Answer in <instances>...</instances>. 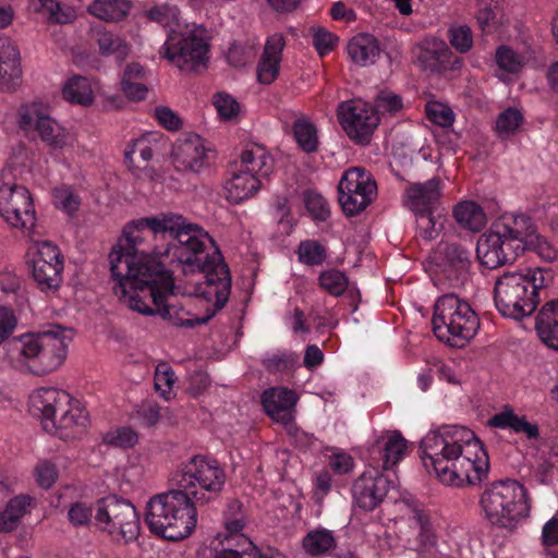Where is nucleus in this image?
<instances>
[{
    "instance_id": "nucleus-26",
    "label": "nucleus",
    "mask_w": 558,
    "mask_h": 558,
    "mask_svg": "<svg viewBox=\"0 0 558 558\" xmlns=\"http://www.w3.org/2000/svg\"><path fill=\"white\" fill-rule=\"evenodd\" d=\"M442 194V184L438 178L424 183H411L404 191V204L414 214L437 211V205Z\"/></svg>"
},
{
    "instance_id": "nucleus-40",
    "label": "nucleus",
    "mask_w": 558,
    "mask_h": 558,
    "mask_svg": "<svg viewBox=\"0 0 558 558\" xmlns=\"http://www.w3.org/2000/svg\"><path fill=\"white\" fill-rule=\"evenodd\" d=\"M62 93L72 104L89 106L94 101V83L86 76L74 75L65 82Z\"/></svg>"
},
{
    "instance_id": "nucleus-57",
    "label": "nucleus",
    "mask_w": 558,
    "mask_h": 558,
    "mask_svg": "<svg viewBox=\"0 0 558 558\" xmlns=\"http://www.w3.org/2000/svg\"><path fill=\"white\" fill-rule=\"evenodd\" d=\"M448 39L450 45L460 53H466L473 47V34L468 25L450 26Z\"/></svg>"
},
{
    "instance_id": "nucleus-22",
    "label": "nucleus",
    "mask_w": 558,
    "mask_h": 558,
    "mask_svg": "<svg viewBox=\"0 0 558 558\" xmlns=\"http://www.w3.org/2000/svg\"><path fill=\"white\" fill-rule=\"evenodd\" d=\"M70 395L64 390L53 387H40L35 389L28 398L29 412L38 416L45 430L56 427L53 421L57 412L70 402Z\"/></svg>"
},
{
    "instance_id": "nucleus-45",
    "label": "nucleus",
    "mask_w": 558,
    "mask_h": 558,
    "mask_svg": "<svg viewBox=\"0 0 558 558\" xmlns=\"http://www.w3.org/2000/svg\"><path fill=\"white\" fill-rule=\"evenodd\" d=\"M415 219L417 235L426 241L436 239L444 227V217L437 211L416 213Z\"/></svg>"
},
{
    "instance_id": "nucleus-39",
    "label": "nucleus",
    "mask_w": 558,
    "mask_h": 558,
    "mask_svg": "<svg viewBox=\"0 0 558 558\" xmlns=\"http://www.w3.org/2000/svg\"><path fill=\"white\" fill-rule=\"evenodd\" d=\"M145 74V70L140 63L133 62L126 65L121 78V89L125 97L135 101L146 98L148 88L143 83Z\"/></svg>"
},
{
    "instance_id": "nucleus-51",
    "label": "nucleus",
    "mask_w": 558,
    "mask_h": 558,
    "mask_svg": "<svg viewBox=\"0 0 558 558\" xmlns=\"http://www.w3.org/2000/svg\"><path fill=\"white\" fill-rule=\"evenodd\" d=\"M146 14L150 21L157 22L163 27L169 28V33L172 32V29H182L184 26L180 21L179 10L175 7L167 4L157 5L148 10Z\"/></svg>"
},
{
    "instance_id": "nucleus-17",
    "label": "nucleus",
    "mask_w": 558,
    "mask_h": 558,
    "mask_svg": "<svg viewBox=\"0 0 558 558\" xmlns=\"http://www.w3.org/2000/svg\"><path fill=\"white\" fill-rule=\"evenodd\" d=\"M32 276L41 291H57L62 283L63 256L50 241H34L28 248Z\"/></svg>"
},
{
    "instance_id": "nucleus-62",
    "label": "nucleus",
    "mask_w": 558,
    "mask_h": 558,
    "mask_svg": "<svg viewBox=\"0 0 558 558\" xmlns=\"http://www.w3.org/2000/svg\"><path fill=\"white\" fill-rule=\"evenodd\" d=\"M53 203L56 207L72 214L77 210L81 201L71 187L61 186L53 190Z\"/></svg>"
},
{
    "instance_id": "nucleus-58",
    "label": "nucleus",
    "mask_w": 558,
    "mask_h": 558,
    "mask_svg": "<svg viewBox=\"0 0 558 558\" xmlns=\"http://www.w3.org/2000/svg\"><path fill=\"white\" fill-rule=\"evenodd\" d=\"M213 104L220 119L225 121H232L236 119L240 113V104L230 94L217 93L214 95Z\"/></svg>"
},
{
    "instance_id": "nucleus-36",
    "label": "nucleus",
    "mask_w": 558,
    "mask_h": 558,
    "mask_svg": "<svg viewBox=\"0 0 558 558\" xmlns=\"http://www.w3.org/2000/svg\"><path fill=\"white\" fill-rule=\"evenodd\" d=\"M456 222L464 230L480 232L487 222L483 208L472 201L460 202L453 208Z\"/></svg>"
},
{
    "instance_id": "nucleus-60",
    "label": "nucleus",
    "mask_w": 558,
    "mask_h": 558,
    "mask_svg": "<svg viewBox=\"0 0 558 558\" xmlns=\"http://www.w3.org/2000/svg\"><path fill=\"white\" fill-rule=\"evenodd\" d=\"M409 521L420 530L423 541H429L433 535V527L428 513L420 506H409Z\"/></svg>"
},
{
    "instance_id": "nucleus-31",
    "label": "nucleus",
    "mask_w": 558,
    "mask_h": 558,
    "mask_svg": "<svg viewBox=\"0 0 558 558\" xmlns=\"http://www.w3.org/2000/svg\"><path fill=\"white\" fill-rule=\"evenodd\" d=\"M539 339L558 351V299L546 302L535 317Z\"/></svg>"
},
{
    "instance_id": "nucleus-56",
    "label": "nucleus",
    "mask_w": 558,
    "mask_h": 558,
    "mask_svg": "<svg viewBox=\"0 0 558 558\" xmlns=\"http://www.w3.org/2000/svg\"><path fill=\"white\" fill-rule=\"evenodd\" d=\"M138 441V436L135 430L130 427H119L109 430L104 436V442L108 446L129 449L134 447Z\"/></svg>"
},
{
    "instance_id": "nucleus-55",
    "label": "nucleus",
    "mask_w": 558,
    "mask_h": 558,
    "mask_svg": "<svg viewBox=\"0 0 558 558\" xmlns=\"http://www.w3.org/2000/svg\"><path fill=\"white\" fill-rule=\"evenodd\" d=\"M94 517V509L90 502L77 500L68 508V520L74 527L88 526Z\"/></svg>"
},
{
    "instance_id": "nucleus-16",
    "label": "nucleus",
    "mask_w": 558,
    "mask_h": 558,
    "mask_svg": "<svg viewBox=\"0 0 558 558\" xmlns=\"http://www.w3.org/2000/svg\"><path fill=\"white\" fill-rule=\"evenodd\" d=\"M245 525L242 505L239 501H231L225 513L226 534L217 541L221 548L216 545L213 548V558H263L254 548L253 543L241 533Z\"/></svg>"
},
{
    "instance_id": "nucleus-1",
    "label": "nucleus",
    "mask_w": 558,
    "mask_h": 558,
    "mask_svg": "<svg viewBox=\"0 0 558 558\" xmlns=\"http://www.w3.org/2000/svg\"><path fill=\"white\" fill-rule=\"evenodd\" d=\"M420 451L424 466L446 485H475L487 477L488 454L465 426L442 425L429 430L421 439Z\"/></svg>"
},
{
    "instance_id": "nucleus-38",
    "label": "nucleus",
    "mask_w": 558,
    "mask_h": 558,
    "mask_svg": "<svg viewBox=\"0 0 558 558\" xmlns=\"http://www.w3.org/2000/svg\"><path fill=\"white\" fill-rule=\"evenodd\" d=\"M302 549L313 557L325 556L337 546L333 532L327 529H313L302 538Z\"/></svg>"
},
{
    "instance_id": "nucleus-21",
    "label": "nucleus",
    "mask_w": 558,
    "mask_h": 558,
    "mask_svg": "<svg viewBox=\"0 0 558 558\" xmlns=\"http://www.w3.org/2000/svg\"><path fill=\"white\" fill-rule=\"evenodd\" d=\"M389 486V480L377 469L364 471L352 487L355 505L366 511L374 510L385 499Z\"/></svg>"
},
{
    "instance_id": "nucleus-13",
    "label": "nucleus",
    "mask_w": 558,
    "mask_h": 558,
    "mask_svg": "<svg viewBox=\"0 0 558 558\" xmlns=\"http://www.w3.org/2000/svg\"><path fill=\"white\" fill-rule=\"evenodd\" d=\"M94 521L97 529L116 542L129 544L140 535V517L135 507L131 501L114 495L97 504Z\"/></svg>"
},
{
    "instance_id": "nucleus-34",
    "label": "nucleus",
    "mask_w": 558,
    "mask_h": 558,
    "mask_svg": "<svg viewBox=\"0 0 558 558\" xmlns=\"http://www.w3.org/2000/svg\"><path fill=\"white\" fill-rule=\"evenodd\" d=\"M488 425L501 429H510L517 434H524L529 439H536L539 436L538 426L527 422L525 416L517 415L511 409L495 414L488 421Z\"/></svg>"
},
{
    "instance_id": "nucleus-54",
    "label": "nucleus",
    "mask_w": 558,
    "mask_h": 558,
    "mask_svg": "<svg viewBox=\"0 0 558 558\" xmlns=\"http://www.w3.org/2000/svg\"><path fill=\"white\" fill-rule=\"evenodd\" d=\"M304 205L311 217L318 221H325L330 214L329 206L325 197L314 190H307L304 193Z\"/></svg>"
},
{
    "instance_id": "nucleus-14",
    "label": "nucleus",
    "mask_w": 558,
    "mask_h": 558,
    "mask_svg": "<svg viewBox=\"0 0 558 558\" xmlns=\"http://www.w3.org/2000/svg\"><path fill=\"white\" fill-rule=\"evenodd\" d=\"M0 215L12 227L31 234L36 223V213L29 191L12 182L13 169L3 168L0 174Z\"/></svg>"
},
{
    "instance_id": "nucleus-37",
    "label": "nucleus",
    "mask_w": 558,
    "mask_h": 558,
    "mask_svg": "<svg viewBox=\"0 0 558 558\" xmlns=\"http://www.w3.org/2000/svg\"><path fill=\"white\" fill-rule=\"evenodd\" d=\"M130 10L129 0H94L87 7V12L90 15L108 23L122 21Z\"/></svg>"
},
{
    "instance_id": "nucleus-41",
    "label": "nucleus",
    "mask_w": 558,
    "mask_h": 558,
    "mask_svg": "<svg viewBox=\"0 0 558 558\" xmlns=\"http://www.w3.org/2000/svg\"><path fill=\"white\" fill-rule=\"evenodd\" d=\"M142 223L146 225L154 234L169 233L174 240L189 222L181 215L161 213L153 217L143 218Z\"/></svg>"
},
{
    "instance_id": "nucleus-18",
    "label": "nucleus",
    "mask_w": 558,
    "mask_h": 558,
    "mask_svg": "<svg viewBox=\"0 0 558 558\" xmlns=\"http://www.w3.org/2000/svg\"><path fill=\"white\" fill-rule=\"evenodd\" d=\"M338 120L350 140L367 144L380 122L374 106L362 100H349L338 107Z\"/></svg>"
},
{
    "instance_id": "nucleus-12",
    "label": "nucleus",
    "mask_w": 558,
    "mask_h": 558,
    "mask_svg": "<svg viewBox=\"0 0 558 558\" xmlns=\"http://www.w3.org/2000/svg\"><path fill=\"white\" fill-rule=\"evenodd\" d=\"M178 484L196 504L216 500L226 484V472L215 459L195 456L184 463Z\"/></svg>"
},
{
    "instance_id": "nucleus-29",
    "label": "nucleus",
    "mask_w": 558,
    "mask_h": 558,
    "mask_svg": "<svg viewBox=\"0 0 558 558\" xmlns=\"http://www.w3.org/2000/svg\"><path fill=\"white\" fill-rule=\"evenodd\" d=\"M20 53L10 38L0 36V90L14 89L21 78Z\"/></svg>"
},
{
    "instance_id": "nucleus-23",
    "label": "nucleus",
    "mask_w": 558,
    "mask_h": 558,
    "mask_svg": "<svg viewBox=\"0 0 558 558\" xmlns=\"http://www.w3.org/2000/svg\"><path fill=\"white\" fill-rule=\"evenodd\" d=\"M172 155L178 170L198 172L206 163L208 150L201 136L190 134L175 142Z\"/></svg>"
},
{
    "instance_id": "nucleus-8",
    "label": "nucleus",
    "mask_w": 558,
    "mask_h": 558,
    "mask_svg": "<svg viewBox=\"0 0 558 558\" xmlns=\"http://www.w3.org/2000/svg\"><path fill=\"white\" fill-rule=\"evenodd\" d=\"M545 284V270L542 268L505 272L495 283L496 307L505 317H526L536 310L538 290Z\"/></svg>"
},
{
    "instance_id": "nucleus-48",
    "label": "nucleus",
    "mask_w": 558,
    "mask_h": 558,
    "mask_svg": "<svg viewBox=\"0 0 558 558\" xmlns=\"http://www.w3.org/2000/svg\"><path fill=\"white\" fill-rule=\"evenodd\" d=\"M262 363L269 372L282 373L293 369L299 363V356L294 352L277 350L267 352Z\"/></svg>"
},
{
    "instance_id": "nucleus-64",
    "label": "nucleus",
    "mask_w": 558,
    "mask_h": 558,
    "mask_svg": "<svg viewBox=\"0 0 558 558\" xmlns=\"http://www.w3.org/2000/svg\"><path fill=\"white\" fill-rule=\"evenodd\" d=\"M337 40V36L325 28L318 27L314 29L313 45L319 56L329 53L333 49Z\"/></svg>"
},
{
    "instance_id": "nucleus-15",
    "label": "nucleus",
    "mask_w": 558,
    "mask_h": 558,
    "mask_svg": "<svg viewBox=\"0 0 558 558\" xmlns=\"http://www.w3.org/2000/svg\"><path fill=\"white\" fill-rule=\"evenodd\" d=\"M338 193L343 213L347 216H356L375 199L377 184L364 168L352 167L342 174Z\"/></svg>"
},
{
    "instance_id": "nucleus-6",
    "label": "nucleus",
    "mask_w": 558,
    "mask_h": 558,
    "mask_svg": "<svg viewBox=\"0 0 558 558\" xmlns=\"http://www.w3.org/2000/svg\"><path fill=\"white\" fill-rule=\"evenodd\" d=\"M145 522L155 535L169 541H180L195 529L197 513L186 492L172 489L148 500Z\"/></svg>"
},
{
    "instance_id": "nucleus-7",
    "label": "nucleus",
    "mask_w": 558,
    "mask_h": 558,
    "mask_svg": "<svg viewBox=\"0 0 558 558\" xmlns=\"http://www.w3.org/2000/svg\"><path fill=\"white\" fill-rule=\"evenodd\" d=\"M167 277L170 281V287L167 289H165L159 282H151L130 293V295H136V299L140 300L138 305L141 307H147L148 312L140 311L137 308L131 310L143 315L158 314L174 326L191 328L195 325L206 324L225 306L218 305L216 295L208 298L203 293L205 290V283H198L195 288L196 298H202L210 304L206 310L205 315L198 316L197 314L186 310L185 305L170 302L169 298L173 295L174 283L169 271L167 272Z\"/></svg>"
},
{
    "instance_id": "nucleus-11",
    "label": "nucleus",
    "mask_w": 558,
    "mask_h": 558,
    "mask_svg": "<svg viewBox=\"0 0 558 558\" xmlns=\"http://www.w3.org/2000/svg\"><path fill=\"white\" fill-rule=\"evenodd\" d=\"M160 53L181 71L198 72L206 69L209 44L205 29L196 24L184 23L182 29H172Z\"/></svg>"
},
{
    "instance_id": "nucleus-2",
    "label": "nucleus",
    "mask_w": 558,
    "mask_h": 558,
    "mask_svg": "<svg viewBox=\"0 0 558 558\" xmlns=\"http://www.w3.org/2000/svg\"><path fill=\"white\" fill-rule=\"evenodd\" d=\"M142 222L143 218L125 225L122 236L109 254V262L116 281L112 288L114 294L129 308L148 312L147 307L138 305L140 300L136 295L130 293L151 282H159L167 289L170 281L160 256L150 255L145 251V231L148 228Z\"/></svg>"
},
{
    "instance_id": "nucleus-42",
    "label": "nucleus",
    "mask_w": 558,
    "mask_h": 558,
    "mask_svg": "<svg viewBox=\"0 0 558 558\" xmlns=\"http://www.w3.org/2000/svg\"><path fill=\"white\" fill-rule=\"evenodd\" d=\"M32 500L28 495H19L10 499L4 510L0 512V531L11 532L15 530L20 520L31 507Z\"/></svg>"
},
{
    "instance_id": "nucleus-50",
    "label": "nucleus",
    "mask_w": 558,
    "mask_h": 558,
    "mask_svg": "<svg viewBox=\"0 0 558 558\" xmlns=\"http://www.w3.org/2000/svg\"><path fill=\"white\" fill-rule=\"evenodd\" d=\"M298 257L300 263L307 266H319L327 257V251L324 245L315 240H305L299 244Z\"/></svg>"
},
{
    "instance_id": "nucleus-43",
    "label": "nucleus",
    "mask_w": 558,
    "mask_h": 558,
    "mask_svg": "<svg viewBox=\"0 0 558 558\" xmlns=\"http://www.w3.org/2000/svg\"><path fill=\"white\" fill-rule=\"evenodd\" d=\"M32 5L37 12L48 14L51 23L66 24L76 19V11L70 5L61 4L56 0H32Z\"/></svg>"
},
{
    "instance_id": "nucleus-30",
    "label": "nucleus",
    "mask_w": 558,
    "mask_h": 558,
    "mask_svg": "<svg viewBox=\"0 0 558 558\" xmlns=\"http://www.w3.org/2000/svg\"><path fill=\"white\" fill-rule=\"evenodd\" d=\"M88 35L97 46L99 54L105 58L113 57L123 61L130 53L131 48L126 39L101 25H92Z\"/></svg>"
},
{
    "instance_id": "nucleus-27",
    "label": "nucleus",
    "mask_w": 558,
    "mask_h": 558,
    "mask_svg": "<svg viewBox=\"0 0 558 558\" xmlns=\"http://www.w3.org/2000/svg\"><path fill=\"white\" fill-rule=\"evenodd\" d=\"M284 46L286 39L282 34L275 33L268 36L257 65V78L259 83L268 85L277 78Z\"/></svg>"
},
{
    "instance_id": "nucleus-20",
    "label": "nucleus",
    "mask_w": 558,
    "mask_h": 558,
    "mask_svg": "<svg viewBox=\"0 0 558 558\" xmlns=\"http://www.w3.org/2000/svg\"><path fill=\"white\" fill-rule=\"evenodd\" d=\"M17 116L21 129L36 130L40 140L51 148L61 149L69 144L70 135L57 121L45 114L38 105L22 106Z\"/></svg>"
},
{
    "instance_id": "nucleus-9",
    "label": "nucleus",
    "mask_w": 558,
    "mask_h": 558,
    "mask_svg": "<svg viewBox=\"0 0 558 558\" xmlns=\"http://www.w3.org/2000/svg\"><path fill=\"white\" fill-rule=\"evenodd\" d=\"M432 324L435 336L456 348L464 347L480 327L471 305L456 294H445L437 300Z\"/></svg>"
},
{
    "instance_id": "nucleus-47",
    "label": "nucleus",
    "mask_w": 558,
    "mask_h": 558,
    "mask_svg": "<svg viewBox=\"0 0 558 558\" xmlns=\"http://www.w3.org/2000/svg\"><path fill=\"white\" fill-rule=\"evenodd\" d=\"M426 52L433 53L435 56L437 61L435 69L438 71H457L460 70L463 65V61L454 56L450 48L442 40L433 39L430 43V48H428Z\"/></svg>"
},
{
    "instance_id": "nucleus-53",
    "label": "nucleus",
    "mask_w": 558,
    "mask_h": 558,
    "mask_svg": "<svg viewBox=\"0 0 558 558\" xmlns=\"http://www.w3.org/2000/svg\"><path fill=\"white\" fill-rule=\"evenodd\" d=\"M374 109L379 116H396L403 109L402 98L391 90H381L375 98Z\"/></svg>"
},
{
    "instance_id": "nucleus-59",
    "label": "nucleus",
    "mask_w": 558,
    "mask_h": 558,
    "mask_svg": "<svg viewBox=\"0 0 558 558\" xmlns=\"http://www.w3.org/2000/svg\"><path fill=\"white\" fill-rule=\"evenodd\" d=\"M34 477L40 488L49 489L57 482L59 470L51 461L40 460L34 468Z\"/></svg>"
},
{
    "instance_id": "nucleus-25",
    "label": "nucleus",
    "mask_w": 558,
    "mask_h": 558,
    "mask_svg": "<svg viewBox=\"0 0 558 558\" xmlns=\"http://www.w3.org/2000/svg\"><path fill=\"white\" fill-rule=\"evenodd\" d=\"M59 412H61V416L53 421L56 427L48 428L46 432L64 440L77 438L85 432L88 414L80 401L70 397L69 404L62 407Z\"/></svg>"
},
{
    "instance_id": "nucleus-61",
    "label": "nucleus",
    "mask_w": 558,
    "mask_h": 558,
    "mask_svg": "<svg viewBox=\"0 0 558 558\" xmlns=\"http://www.w3.org/2000/svg\"><path fill=\"white\" fill-rule=\"evenodd\" d=\"M496 62L498 66L509 73L519 72L523 64V58L509 47L502 46L496 51Z\"/></svg>"
},
{
    "instance_id": "nucleus-5",
    "label": "nucleus",
    "mask_w": 558,
    "mask_h": 558,
    "mask_svg": "<svg viewBox=\"0 0 558 558\" xmlns=\"http://www.w3.org/2000/svg\"><path fill=\"white\" fill-rule=\"evenodd\" d=\"M70 332L53 325L38 332L20 335L5 344V356L15 367H28L38 375L51 373L65 359Z\"/></svg>"
},
{
    "instance_id": "nucleus-52",
    "label": "nucleus",
    "mask_w": 558,
    "mask_h": 558,
    "mask_svg": "<svg viewBox=\"0 0 558 558\" xmlns=\"http://www.w3.org/2000/svg\"><path fill=\"white\" fill-rule=\"evenodd\" d=\"M175 379L174 372L168 363L161 362L156 366L154 376L155 389L165 400L171 399Z\"/></svg>"
},
{
    "instance_id": "nucleus-46",
    "label": "nucleus",
    "mask_w": 558,
    "mask_h": 558,
    "mask_svg": "<svg viewBox=\"0 0 558 558\" xmlns=\"http://www.w3.org/2000/svg\"><path fill=\"white\" fill-rule=\"evenodd\" d=\"M524 117L519 109L507 108L496 120V133L501 140H508L521 129Z\"/></svg>"
},
{
    "instance_id": "nucleus-32",
    "label": "nucleus",
    "mask_w": 558,
    "mask_h": 558,
    "mask_svg": "<svg viewBox=\"0 0 558 558\" xmlns=\"http://www.w3.org/2000/svg\"><path fill=\"white\" fill-rule=\"evenodd\" d=\"M235 167L262 179L269 175L274 167V161L264 146L252 144L242 151L240 162Z\"/></svg>"
},
{
    "instance_id": "nucleus-35",
    "label": "nucleus",
    "mask_w": 558,
    "mask_h": 558,
    "mask_svg": "<svg viewBox=\"0 0 558 558\" xmlns=\"http://www.w3.org/2000/svg\"><path fill=\"white\" fill-rule=\"evenodd\" d=\"M377 446L383 454L384 469H389L403 459L408 441L399 432L395 430L381 435L377 440Z\"/></svg>"
},
{
    "instance_id": "nucleus-19",
    "label": "nucleus",
    "mask_w": 558,
    "mask_h": 558,
    "mask_svg": "<svg viewBox=\"0 0 558 558\" xmlns=\"http://www.w3.org/2000/svg\"><path fill=\"white\" fill-rule=\"evenodd\" d=\"M432 260L436 271L451 287H459L468 279L471 268V252L460 243L441 241L435 248Z\"/></svg>"
},
{
    "instance_id": "nucleus-63",
    "label": "nucleus",
    "mask_w": 558,
    "mask_h": 558,
    "mask_svg": "<svg viewBox=\"0 0 558 558\" xmlns=\"http://www.w3.org/2000/svg\"><path fill=\"white\" fill-rule=\"evenodd\" d=\"M135 413L145 426L156 425L161 417L160 408L154 401H143L136 407Z\"/></svg>"
},
{
    "instance_id": "nucleus-24",
    "label": "nucleus",
    "mask_w": 558,
    "mask_h": 558,
    "mask_svg": "<svg viewBox=\"0 0 558 558\" xmlns=\"http://www.w3.org/2000/svg\"><path fill=\"white\" fill-rule=\"evenodd\" d=\"M296 393L288 388L272 387L262 395V404L265 412L277 423L284 426L294 421Z\"/></svg>"
},
{
    "instance_id": "nucleus-44",
    "label": "nucleus",
    "mask_w": 558,
    "mask_h": 558,
    "mask_svg": "<svg viewBox=\"0 0 558 558\" xmlns=\"http://www.w3.org/2000/svg\"><path fill=\"white\" fill-rule=\"evenodd\" d=\"M293 134L298 145L306 153L317 149L318 137L315 125L304 117L298 118L293 123Z\"/></svg>"
},
{
    "instance_id": "nucleus-4",
    "label": "nucleus",
    "mask_w": 558,
    "mask_h": 558,
    "mask_svg": "<svg viewBox=\"0 0 558 558\" xmlns=\"http://www.w3.org/2000/svg\"><path fill=\"white\" fill-rule=\"evenodd\" d=\"M160 258L169 259L170 264L175 262L181 265L185 274L202 272L205 278L203 293L208 298L216 295L218 305H226L231 291L229 268L214 240L201 227L187 223L173 243L160 254Z\"/></svg>"
},
{
    "instance_id": "nucleus-28",
    "label": "nucleus",
    "mask_w": 558,
    "mask_h": 558,
    "mask_svg": "<svg viewBox=\"0 0 558 558\" xmlns=\"http://www.w3.org/2000/svg\"><path fill=\"white\" fill-rule=\"evenodd\" d=\"M260 179L235 167L223 183V194L228 202L240 204L253 197L260 189Z\"/></svg>"
},
{
    "instance_id": "nucleus-3",
    "label": "nucleus",
    "mask_w": 558,
    "mask_h": 558,
    "mask_svg": "<svg viewBox=\"0 0 558 558\" xmlns=\"http://www.w3.org/2000/svg\"><path fill=\"white\" fill-rule=\"evenodd\" d=\"M526 250L547 263L558 259V247L537 234L531 217L515 213L495 220L476 246L480 262L489 269L513 263Z\"/></svg>"
},
{
    "instance_id": "nucleus-33",
    "label": "nucleus",
    "mask_w": 558,
    "mask_h": 558,
    "mask_svg": "<svg viewBox=\"0 0 558 558\" xmlns=\"http://www.w3.org/2000/svg\"><path fill=\"white\" fill-rule=\"evenodd\" d=\"M347 50L351 60L360 66L373 64L380 53L378 40L371 34H357L352 37Z\"/></svg>"
},
{
    "instance_id": "nucleus-10",
    "label": "nucleus",
    "mask_w": 558,
    "mask_h": 558,
    "mask_svg": "<svg viewBox=\"0 0 558 558\" xmlns=\"http://www.w3.org/2000/svg\"><path fill=\"white\" fill-rule=\"evenodd\" d=\"M480 505L492 524L506 529H513L530 513L525 487L511 480L488 486L481 496Z\"/></svg>"
},
{
    "instance_id": "nucleus-49",
    "label": "nucleus",
    "mask_w": 558,
    "mask_h": 558,
    "mask_svg": "<svg viewBox=\"0 0 558 558\" xmlns=\"http://www.w3.org/2000/svg\"><path fill=\"white\" fill-rule=\"evenodd\" d=\"M319 287L330 295L340 296L349 287L347 275L338 269H328L318 277Z\"/></svg>"
}]
</instances>
